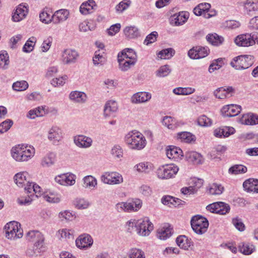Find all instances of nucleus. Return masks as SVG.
I'll list each match as a JSON object with an SVG mask.
<instances>
[{
	"label": "nucleus",
	"mask_w": 258,
	"mask_h": 258,
	"mask_svg": "<svg viewBox=\"0 0 258 258\" xmlns=\"http://www.w3.org/2000/svg\"><path fill=\"white\" fill-rule=\"evenodd\" d=\"M135 168L139 172L149 173L152 170V164L149 162H141L137 164Z\"/></svg>",
	"instance_id": "43"
},
{
	"label": "nucleus",
	"mask_w": 258,
	"mask_h": 258,
	"mask_svg": "<svg viewBox=\"0 0 258 258\" xmlns=\"http://www.w3.org/2000/svg\"><path fill=\"white\" fill-rule=\"evenodd\" d=\"M100 50L96 51L94 56L93 58V61L94 65L102 64L105 61V58L103 55H100Z\"/></svg>",
	"instance_id": "62"
},
{
	"label": "nucleus",
	"mask_w": 258,
	"mask_h": 258,
	"mask_svg": "<svg viewBox=\"0 0 258 258\" xmlns=\"http://www.w3.org/2000/svg\"><path fill=\"white\" fill-rule=\"evenodd\" d=\"M131 4L130 0H123L120 2L115 7L116 11L118 13H121L126 10Z\"/></svg>",
	"instance_id": "58"
},
{
	"label": "nucleus",
	"mask_w": 258,
	"mask_h": 258,
	"mask_svg": "<svg viewBox=\"0 0 258 258\" xmlns=\"http://www.w3.org/2000/svg\"><path fill=\"white\" fill-rule=\"evenodd\" d=\"M241 110V106L232 104L224 106L221 112L224 117H234L239 114Z\"/></svg>",
	"instance_id": "12"
},
{
	"label": "nucleus",
	"mask_w": 258,
	"mask_h": 258,
	"mask_svg": "<svg viewBox=\"0 0 258 258\" xmlns=\"http://www.w3.org/2000/svg\"><path fill=\"white\" fill-rule=\"evenodd\" d=\"M36 42V38L35 37H31L28 39L26 41L23 47V51L26 53L31 52Z\"/></svg>",
	"instance_id": "45"
},
{
	"label": "nucleus",
	"mask_w": 258,
	"mask_h": 258,
	"mask_svg": "<svg viewBox=\"0 0 258 258\" xmlns=\"http://www.w3.org/2000/svg\"><path fill=\"white\" fill-rule=\"evenodd\" d=\"M158 36V33L156 31H153L150 34H148L144 41V44L149 45L155 42L157 40Z\"/></svg>",
	"instance_id": "55"
},
{
	"label": "nucleus",
	"mask_w": 258,
	"mask_h": 258,
	"mask_svg": "<svg viewBox=\"0 0 258 258\" xmlns=\"http://www.w3.org/2000/svg\"><path fill=\"white\" fill-rule=\"evenodd\" d=\"M9 64V57L6 51H0V68L7 69Z\"/></svg>",
	"instance_id": "44"
},
{
	"label": "nucleus",
	"mask_w": 258,
	"mask_h": 258,
	"mask_svg": "<svg viewBox=\"0 0 258 258\" xmlns=\"http://www.w3.org/2000/svg\"><path fill=\"white\" fill-rule=\"evenodd\" d=\"M93 243V240L91 236L87 234L80 235L76 240V246L80 248H86L91 247Z\"/></svg>",
	"instance_id": "13"
},
{
	"label": "nucleus",
	"mask_w": 258,
	"mask_h": 258,
	"mask_svg": "<svg viewBox=\"0 0 258 258\" xmlns=\"http://www.w3.org/2000/svg\"><path fill=\"white\" fill-rule=\"evenodd\" d=\"M69 98L75 102L83 103L86 101L87 95L83 92L73 91L70 93Z\"/></svg>",
	"instance_id": "29"
},
{
	"label": "nucleus",
	"mask_w": 258,
	"mask_h": 258,
	"mask_svg": "<svg viewBox=\"0 0 258 258\" xmlns=\"http://www.w3.org/2000/svg\"><path fill=\"white\" fill-rule=\"evenodd\" d=\"M34 194L28 195L27 197H22L18 199V203L21 205H29L34 200Z\"/></svg>",
	"instance_id": "57"
},
{
	"label": "nucleus",
	"mask_w": 258,
	"mask_h": 258,
	"mask_svg": "<svg viewBox=\"0 0 258 258\" xmlns=\"http://www.w3.org/2000/svg\"><path fill=\"white\" fill-rule=\"evenodd\" d=\"M84 187L85 188H94L97 186V179L92 175H87L84 177Z\"/></svg>",
	"instance_id": "42"
},
{
	"label": "nucleus",
	"mask_w": 258,
	"mask_h": 258,
	"mask_svg": "<svg viewBox=\"0 0 258 258\" xmlns=\"http://www.w3.org/2000/svg\"><path fill=\"white\" fill-rule=\"evenodd\" d=\"M178 170V166L174 164H166L159 167L156 174L159 179H168L174 177Z\"/></svg>",
	"instance_id": "7"
},
{
	"label": "nucleus",
	"mask_w": 258,
	"mask_h": 258,
	"mask_svg": "<svg viewBox=\"0 0 258 258\" xmlns=\"http://www.w3.org/2000/svg\"><path fill=\"white\" fill-rule=\"evenodd\" d=\"M244 123L246 125H254L258 124V115L253 113H249L247 118H245Z\"/></svg>",
	"instance_id": "54"
},
{
	"label": "nucleus",
	"mask_w": 258,
	"mask_h": 258,
	"mask_svg": "<svg viewBox=\"0 0 258 258\" xmlns=\"http://www.w3.org/2000/svg\"><path fill=\"white\" fill-rule=\"evenodd\" d=\"M135 56V58H137V55L135 51L131 48H126L123 50L122 51L118 53L117 57H122L125 59H130V58Z\"/></svg>",
	"instance_id": "48"
},
{
	"label": "nucleus",
	"mask_w": 258,
	"mask_h": 258,
	"mask_svg": "<svg viewBox=\"0 0 258 258\" xmlns=\"http://www.w3.org/2000/svg\"><path fill=\"white\" fill-rule=\"evenodd\" d=\"M176 242L180 248L184 250H187L192 244L191 240L185 235L178 236L176 239Z\"/></svg>",
	"instance_id": "31"
},
{
	"label": "nucleus",
	"mask_w": 258,
	"mask_h": 258,
	"mask_svg": "<svg viewBox=\"0 0 258 258\" xmlns=\"http://www.w3.org/2000/svg\"><path fill=\"white\" fill-rule=\"evenodd\" d=\"M166 155L169 159L178 161L183 156V152L178 147L169 146L166 149Z\"/></svg>",
	"instance_id": "15"
},
{
	"label": "nucleus",
	"mask_w": 258,
	"mask_h": 258,
	"mask_svg": "<svg viewBox=\"0 0 258 258\" xmlns=\"http://www.w3.org/2000/svg\"><path fill=\"white\" fill-rule=\"evenodd\" d=\"M78 56V53L75 50L67 49L62 53V59L64 63L70 64L74 63Z\"/></svg>",
	"instance_id": "20"
},
{
	"label": "nucleus",
	"mask_w": 258,
	"mask_h": 258,
	"mask_svg": "<svg viewBox=\"0 0 258 258\" xmlns=\"http://www.w3.org/2000/svg\"><path fill=\"white\" fill-rule=\"evenodd\" d=\"M198 124L201 126H210L212 125V121L210 118L203 115L198 118Z\"/></svg>",
	"instance_id": "56"
},
{
	"label": "nucleus",
	"mask_w": 258,
	"mask_h": 258,
	"mask_svg": "<svg viewBox=\"0 0 258 258\" xmlns=\"http://www.w3.org/2000/svg\"><path fill=\"white\" fill-rule=\"evenodd\" d=\"M153 229V224L148 217L137 220L136 231L141 236H148Z\"/></svg>",
	"instance_id": "8"
},
{
	"label": "nucleus",
	"mask_w": 258,
	"mask_h": 258,
	"mask_svg": "<svg viewBox=\"0 0 258 258\" xmlns=\"http://www.w3.org/2000/svg\"><path fill=\"white\" fill-rule=\"evenodd\" d=\"M224 190V187L221 184L217 183L210 184L208 189L209 193L212 195H220L223 193Z\"/></svg>",
	"instance_id": "36"
},
{
	"label": "nucleus",
	"mask_w": 258,
	"mask_h": 258,
	"mask_svg": "<svg viewBox=\"0 0 258 258\" xmlns=\"http://www.w3.org/2000/svg\"><path fill=\"white\" fill-rule=\"evenodd\" d=\"M233 92L232 87H220L217 89L214 92L215 96L220 99H223L231 96V93Z\"/></svg>",
	"instance_id": "25"
},
{
	"label": "nucleus",
	"mask_w": 258,
	"mask_h": 258,
	"mask_svg": "<svg viewBox=\"0 0 258 258\" xmlns=\"http://www.w3.org/2000/svg\"><path fill=\"white\" fill-rule=\"evenodd\" d=\"M142 201L139 199H135L130 202H122L116 205V209L119 212L137 211L141 208Z\"/></svg>",
	"instance_id": "9"
},
{
	"label": "nucleus",
	"mask_w": 258,
	"mask_h": 258,
	"mask_svg": "<svg viewBox=\"0 0 258 258\" xmlns=\"http://www.w3.org/2000/svg\"><path fill=\"white\" fill-rule=\"evenodd\" d=\"M124 33L128 39H134L140 36L139 29L135 26L126 27L124 29Z\"/></svg>",
	"instance_id": "34"
},
{
	"label": "nucleus",
	"mask_w": 258,
	"mask_h": 258,
	"mask_svg": "<svg viewBox=\"0 0 258 258\" xmlns=\"http://www.w3.org/2000/svg\"><path fill=\"white\" fill-rule=\"evenodd\" d=\"M100 179L104 183L110 185L118 184L123 181L122 175L116 172H106L101 176Z\"/></svg>",
	"instance_id": "10"
},
{
	"label": "nucleus",
	"mask_w": 258,
	"mask_h": 258,
	"mask_svg": "<svg viewBox=\"0 0 258 258\" xmlns=\"http://www.w3.org/2000/svg\"><path fill=\"white\" fill-rule=\"evenodd\" d=\"M247 170V167L241 164H236L230 167L228 172L230 174L236 175L245 173Z\"/></svg>",
	"instance_id": "39"
},
{
	"label": "nucleus",
	"mask_w": 258,
	"mask_h": 258,
	"mask_svg": "<svg viewBox=\"0 0 258 258\" xmlns=\"http://www.w3.org/2000/svg\"><path fill=\"white\" fill-rule=\"evenodd\" d=\"M128 59V58L125 59L122 57H117L118 62L119 63V69L123 72L128 71L132 67H134L137 62V59L135 58V56L131 57Z\"/></svg>",
	"instance_id": "21"
},
{
	"label": "nucleus",
	"mask_w": 258,
	"mask_h": 258,
	"mask_svg": "<svg viewBox=\"0 0 258 258\" xmlns=\"http://www.w3.org/2000/svg\"><path fill=\"white\" fill-rule=\"evenodd\" d=\"M152 97L150 93L139 92L134 94L131 97V102L134 104H140L149 101Z\"/></svg>",
	"instance_id": "14"
},
{
	"label": "nucleus",
	"mask_w": 258,
	"mask_h": 258,
	"mask_svg": "<svg viewBox=\"0 0 258 258\" xmlns=\"http://www.w3.org/2000/svg\"><path fill=\"white\" fill-rule=\"evenodd\" d=\"M185 22V18L183 19L182 14L179 13L178 15H174L171 20V23L175 26L183 25Z\"/></svg>",
	"instance_id": "60"
},
{
	"label": "nucleus",
	"mask_w": 258,
	"mask_h": 258,
	"mask_svg": "<svg viewBox=\"0 0 258 258\" xmlns=\"http://www.w3.org/2000/svg\"><path fill=\"white\" fill-rule=\"evenodd\" d=\"M4 229L6 236L8 239L14 240L23 236V229L21 228L20 224L17 222H10L5 226Z\"/></svg>",
	"instance_id": "6"
},
{
	"label": "nucleus",
	"mask_w": 258,
	"mask_h": 258,
	"mask_svg": "<svg viewBox=\"0 0 258 258\" xmlns=\"http://www.w3.org/2000/svg\"><path fill=\"white\" fill-rule=\"evenodd\" d=\"M254 33H246L238 35L235 39V43L239 46L247 47L255 44Z\"/></svg>",
	"instance_id": "11"
},
{
	"label": "nucleus",
	"mask_w": 258,
	"mask_h": 258,
	"mask_svg": "<svg viewBox=\"0 0 258 258\" xmlns=\"http://www.w3.org/2000/svg\"><path fill=\"white\" fill-rule=\"evenodd\" d=\"M117 110V104L116 101L109 100L106 102L104 108V114L105 116H113Z\"/></svg>",
	"instance_id": "30"
},
{
	"label": "nucleus",
	"mask_w": 258,
	"mask_h": 258,
	"mask_svg": "<svg viewBox=\"0 0 258 258\" xmlns=\"http://www.w3.org/2000/svg\"><path fill=\"white\" fill-rule=\"evenodd\" d=\"M195 88L191 87H178L173 89V92L176 95H187L195 92Z\"/></svg>",
	"instance_id": "46"
},
{
	"label": "nucleus",
	"mask_w": 258,
	"mask_h": 258,
	"mask_svg": "<svg viewBox=\"0 0 258 258\" xmlns=\"http://www.w3.org/2000/svg\"><path fill=\"white\" fill-rule=\"evenodd\" d=\"M58 218L61 220L72 221L75 218V214L69 210L61 211L58 214Z\"/></svg>",
	"instance_id": "47"
},
{
	"label": "nucleus",
	"mask_w": 258,
	"mask_h": 258,
	"mask_svg": "<svg viewBox=\"0 0 258 258\" xmlns=\"http://www.w3.org/2000/svg\"><path fill=\"white\" fill-rule=\"evenodd\" d=\"M125 143L132 149L141 150L146 145V140L142 134L133 131L127 134L124 137Z\"/></svg>",
	"instance_id": "3"
},
{
	"label": "nucleus",
	"mask_w": 258,
	"mask_h": 258,
	"mask_svg": "<svg viewBox=\"0 0 258 258\" xmlns=\"http://www.w3.org/2000/svg\"><path fill=\"white\" fill-rule=\"evenodd\" d=\"M29 87L27 81L24 80L18 81L13 84L12 88L16 91H23L26 90Z\"/></svg>",
	"instance_id": "50"
},
{
	"label": "nucleus",
	"mask_w": 258,
	"mask_h": 258,
	"mask_svg": "<svg viewBox=\"0 0 258 258\" xmlns=\"http://www.w3.org/2000/svg\"><path fill=\"white\" fill-rule=\"evenodd\" d=\"M128 254L130 258H145L144 251L139 248H132Z\"/></svg>",
	"instance_id": "52"
},
{
	"label": "nucleus",
	"mask_w": 258,
	"mask_h": 258,
	"mask_svg": "<svg viewBox=\"0 0 258 258\" xmlns=\"http://www.w3.org/2000/svg\"><path fill=\"white\" fill-rule=\"evenodd\" d=\"M35 148L28 145H18L13 147L11 150L13 158L18 162H26L34 156Z\"/></svg>",
	"instance_id": "2"
},
{
	"label": "nucleus",
	"mask_w": 258,
	"mask_h": 258,
	"mask_svg": "<svg viewBox=\"0 0 258 258\" xmlns=\"http://www.w3.org/2000/svg\"><path fill=\"white\" fill-rule=\"evenodd\" d=\"M111 153L114 157L120 158L123 155L122 149L119 145H114L111 149Z\"/></svg>",
	"instance_id": "64"
},
{
	"label": "nucleus",
	"mask_w": 258,
	"mask_h": 258,
	"mask_svg": "<svg viewBox=\"0 0 258 258\" xmlns=\"http://www.w3.org/2000/svg\"><path fill=\"white\" fill-rule=\"evenodd\" d=\"M62 138V131L57 126H52L48 131V139L54 144L59 142Z\"/></svg>",
	"instance_id": "19"
},
{
	"label": "nucleus",
	"mask_w": 258,
	"mask_h": 258,
	"mask_svg": "<svg viewBox=\"0 0 258 258\" xmlns=\"http://www.w3.org/2000/svg\"><path fill=\"white\" fill-rule=\"evenodd\" d=\"M55 181L63 185H73L76 182V176L73 174H64L55 178Z\"/></svg>",
	"instance_id": "17"
},
{
	"label": "nucleus",
	"mask_w": 258,
	"mask_h": 258,
	"mask_svg": "<svg viewBox=\"0 0 258 258\" xmlns=\"http://www.w3.org/2000/svg\"><path fill=\"white\" fill-rule=\"evenodd\" d=\"M74 141L77 146L82 148L91 147L93 142L91 138L82 135L75 136Z\"/></svg>",
	"instance_id": "16"
},
{
	"label": "nucleus",
	"mask_w": 258,
	"mask_h": 258,
	"mask_svg": "<svg viewBox=\"0 0 258 258\" xmlns=\"http://www.w3.org/2000/svg\"><path fill=\"white\" fill-rule=\"evenodd\" d=\"M173 233V229L168 224H165L158 230L157 236L161 240H166L169 238Z\"/></svg>",
	"instance_id": "27"
},
{
	"label": "nucleus",
	"mask_w": 258,
	"mask_h": 258,
	"mask_svg": "<svg viewBox=\"0 0 258 258\" xmlns=\"http://www.w3.org/2000/svg\"><path fill=\"white\" fill-rule=\"evenodd\" d=\"M96 7L95 2L93 0H89L83 3L80 7V12L83 15L91 14Z\"/></svg>",
	"instance_id": "28"
},
{
	"label": "nucleus",
	"mask_w": 258,
	"mask_h": 258,
	"mask_svg": "<svg viewBox=\"0 0 258 258\" xmlns=\"http://www.w3.org/2000/svg\"><path fill=\"white\" fill-rule=\"evenodd\" d=\"M177 138L181 142L189 143L195 140V136L191 133L187 132H180L177 134Z\"/></svg>",
	"instance_id": "40"
},
{
	"label": "nucleus",
	"mask_w": 258,
	"mask_h": 258,
	"mask_svg": "<svg viewBox=\"0 0 258 258\" xmlns=\"http://www.w3.org/2000/svg\"><path fill=\"white\" fill-rule=\"evenodd\" d=\"M206 39L209 43L216 46L220 45L224 41V38L216 33L208 34Z\"/></svg>",
	"instance_id": "33"
},
{
	"label": "nucleus",
	"mask_w": 258,
	"mask_h": 258,
	"mask_svg": "<svg viewBox=\"0 0 258 258\" xmlns=\"http://www.w3.org/2000/svg\"><path fill=\"white\" fill-rule=\"evenodd\" d=\"M26 238L28 241L34 242L33 249H29L27 250L26 253L28 255L32 256L45 250L44 237L40 231H29L26 233Z\"/></svg>",
	"instance_id": "1"
},
{
	"label": "nucleus",
	"mask_w": 258,
	"mask_h": 258,
	"mask_svg": "<svg viewBox=\"0 0 258 258\" xmlns=\"http://www.w3.org/2000/svg\"><path fill=\"white\" fill-rule=\"evenodd\" d=\"M254 62V57L251 55H241L234 57L230 65L236 70H245L251 67Z\"/></svg>",
	"instance_id": "4"
},
{
	"label": "nucleus",
	"mask_w": 258,
	"mask_h": 258,
	"mask_svg": "<svg viewBox=\"0 0 258 258\" xmlns=\"http://www.w3.org/2000/svg\"><path fill=\"white\" fill-rule=\"evenodd\" d=\"M70 13L68 10L60 9L56 11L53 15V22L55 24L66 21L69 16Z\"/></svg>",
	"instance_id": "24"
},
{
	"label": "nucleus",
	"mask_w": 258,
	"mask_h": 258,
	"mask_svg": "<svg viewBox=\"0 0 258 258\" xmlns=\"http://www.w3.org/2000/svg\"><path fill=\"white\" fill-rule=\"evenodd\" d=\"M40 21L45 24H49L53 21V15L51 16L47 11L43 10L39 14Z\"/></svg>",
	"instance_id": "53"
},
{
	"label": "nucleus",
	"mask_w": 258,
	"mask_h": 258,
	"mask_svg": "<svg viewBox=\"0 0 258 258\" xmlns=\"http://www.w3.org/2000/svg\"><path fill=\"white\" fill-rule=\"evenodd\" d=\"M75 207L80 210L86 209L90 206V202L84 198H77L74 201Z\"/></svg>",
	"instance_id": "41"
},
{
	"label": "nucleus",
	"mask_w": 258,
	"mask_h": 258,
	"mask_svg": "<svg viewBox=\"0 0 258 258\" xmlns=\"http://www.w3.org/2000/svg\"><path fill=\"white\" fill-rule=\"evenodd\" d=\"M44 200L52 203H58L60 201V196L55 192L50 191L42 195Z\"/></svg>",
	"instance_id": "38"
},
{
	"label": "nucleus",
	"mask_w": 258,
	"mask_h": 258,
	"mask_svg": "<svg viewBox=\"0 0 258 258\" xmlns=\"http://www.w3.org/2000/svg\"><path fill=\"white\" fill-rule=\"evenodd\" d=\"M244 9L245 14L252 16L258 12V0H246L244 3Z\"/></svg>",
	"instance_id": "18"
},
{
	"label": "nucleus",
	"mask_w": 258,
	"mask_h": 258,
	"mask_svg": "<svg viewBox=\"0 0 258 258\" xmlns=\"http://www.w3.org/2000/svg\"><path fill=\"white\" fill-rule=\"evenodd\" d=\"M13 122L11 119H7L0 124V135L7 132L12 126Z\"/></svg>",
	"instance_id": "59"
},
{
	"label": "nucleus",
	"mask_w": 258,
	"mask_h": 258,
	"mask_svg": "<svg viewBox=\"0 0 258 258\" xmlns=\"http://www.w3.org/2000/svg\"><path fill=\"white\" fill-rule=\"evenodd\" d=\"M243 187L247 192L258 193V179L249 178L243 183Z\"/></svg>",
	"instance_id": "26"
},
{
	"label": "nucleus",
	"mask_w": 258,
	"mask_h": 258,
	"mask_svg": "<svg viewBox=\"0 0 258 258\" xmlns=\"http://www.w3.org/2000/svg\"><path fill=\"white\" fill-rule=\"evenodd\" d=\"M235 132L233 127L224 126L216 128L214 131V135L217 138H227L234 134Z\"/></svg>",
	"instance_id": "22"
},
{
	"label": "nucleus",
	"mask_w": 258,
	"mask_h": 258,
	"mask_svg": "<svg viewBox=\"0 0 258 258\" xmlns=\"http://www.w3.org/2000/svg\"><path fill=\"white\" fill-rule=\"evenodd\" d=\"M175 53L174 49L172 48L164 49L160 51L157 54L158 57L161 59H169Z\"/></svg>",
	"instance_id": "51"
},
{
	"label": "nucleus",
	"mask_w": 258,
	"mask_h": 258,
	"mask_svg": "<svg viewBox=\"0 0 258 258\" xmlns=\"http://www.w3.org/2000/svg\"><path fill=\"white\" fill-rule=\"evenodd\" d=\"M186 158L192 162L194 164H202L203 161L202 156L197 152H190L186 155Z\"/></svg>",
	"instance_id": "37"
},
{
	"label": "nucleus",
	"mask_w": 258,
	"mask_h": 258,
	"mask_svg": "<svg viewBox=\"0 0 258 258\" xmlns=\"http://www.w3.org/2000/svg\"><path fill=\"white\" fill-rule=\"evenodd\" d=\"M239 250L244 254H251L255 250L254 246L249 242H241L238 245Z\"/></svg>",
	"instance_id": "35"
},
{
	"label": "nucleus",
	"mask_w": 258,
	"mask_h": 258,
	"mask_svg": "<svg viewBox=\"0 0 258 258\" xmlns=\"http://www.w3.org/2000/svg\"><path fill=\"white\" fill-rule=\"evenodd\" d=\"M197 52H198V55L199 56V59L204 58L207 56L210 52V49L207 46H196Z\"/></svg>",
	"instance_id": "61"
},
{
	"label": "nucleus",
	"mask_w": 258,
	"mask_h": 258,
	"mask_svg": "<svg viewBox=\"0 0 258 258\" xmlns=\"http://www.w3.org/2000/svg\"><path fill=\"white\" fill-rule=\"evenodd\" d=\"M28 173L27 172H20L16 174L14 179L15 183L19 187L25 186L26 183L28 181Z\"/></svg>",
	"instance_id": "32"
},
{
	"label": "nucleus",
	"mask_w": 258,
	"mask_h": 258,
	"mask_svg": "<svg viewBox=\"0 0 258 258\" xmlns=\"http://www.w3.org/2000/svg\"><path fill=\"white\" fill-rule=\"evenodd\" d=\"M171 72L168 65L161 66L157 72V76L159 77L167 76Z\"/></svg>",
	"instance_id": "63"
},
{
	"label": "nucleus",
	"mask_w": 258,
	"mask_h": 258,
	"mask_svg": "<svg viewBox=\"0 0 258 258\" xmlns=\"http://www.w3.org/2000/svg\"><path fill=\"white\" fill-rule=\"evenodd\" d=\"M27 13L28 9L27 6L20 5L15 10L12 16V19L15 22H19L26 16Z\"/></svg>",
	"instance_id": "23"
},
{
	"label": "nucleus",
	"mask_w": 258,
	"mask_h": 258,
	"mask_svg": "<svg viewBox=\"0 0 258 258\" xmlns=\"http://www.w3.org/2000/svg\"><path fill=\"white\" fill-rule=\"evenodd\" d=\"M190 224L193 230L196 233L202 234L207 231L209 222L205 217L198 215L191 218Z\"/></svg>",
	"instance_id": "5"
},
{
	"label": "nucleus",
	"mask_w": 258,
	"mask_h": 258,
	"mask_svg": "<svg viewBox=\"0 0 258 258\" xmlns=\"http://www.w3.org/2000/svg\"><path fill=\"white\" fill-rule=\"evenodd\" d=\"M55 154L52 152L48 153L42 159L41 164L43 166H50L55 161Z\"/></svg>",
	"instance_id": "49"
}]
</instances>
